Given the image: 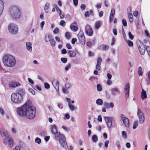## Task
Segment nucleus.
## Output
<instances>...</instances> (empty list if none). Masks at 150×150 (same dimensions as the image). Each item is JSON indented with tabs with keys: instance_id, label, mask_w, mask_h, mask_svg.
Segmentation results:
<instances>
[{
	"instance_id": "69168bd1",
	"label": "nucleus",
	"mask_w": 150,
	"mask_h": 150,
	"mask_svg": "<svg viewBox=\"0 0 150 150\" xmlns=\"http://www.w3.org/2000/svg\"><path fill=\"white\" fill-rule=\"evenodd\" d=\"M81 8L82 10H84L86 8V5L84 4H82L81 6Z\"/></svg>"
},
{
	"instance_id": "49530a36",
	"label": "nucleus",
	"mask_w": 150,
	"mask_h": 150,
	"mask_svg": "<svg viewBox=\"0 0 150 150\" xmlns=\"http://www.w3.org/2000/svg\"><path fill=\"white\" fill-rule=\"evenodd\" d=\"M122 137L124 139H126L127 137V135L126 132L125 131H122Z\"/></svg>"
},
{
	"instance_id": "8fccbe9b",
	"label": "nucleus",
	"mask_w": 150,
	"mask_h": 150,
	"mask_svg": "<svg viewBox=\"0 0 150 150\" xmlns=\"http://www.w3.org/2000/svg\"><path fill=\"white\" fill-rule=\"evenodd\" d=\"M115 13V9L114 8L112 9L111 11L110 14V16L112 17H113Z\"/></svg>"
},
{
	"instance_id": "aec40b11",
	"label": "nucleus",
	"mask_w": 150,
	"mask_h": 150,
	"mask_svg": "<svg viewBox=\"0 0 150 150\" xmlns=\"http://www.w3.org/2000/svg\"><path fill=\"white\" fill-rule=\"evenodd\" d=\"M104 106L107 108L109 109L110 107L112 108L114 107V104L113 103L110 102V103L109 105L108 103L107 102H105L104 103Z\"/></svg>"
},
{
	"instance_id": "4d7b16f0",
	"label": "nucleus",
	"mask_w": 150,
	"mask_h": 150,
	"mask_svg": "<svg viewBox=\"0 0 150 150\" xmlns=\"http://www.w3.org/2000/svg\"><path fill=\"white\" fill-rule=\"evenodd\" d=\"M59 32V29L58 28H57L54 30L53 33L54 34H57Z\"/></svg>"
},
{
	"instance_id": "a19ab883",
	"label": "nucleus",
	"mask_w": 150,
	"mask_h": 150,
	"mask_svg": "<svg viewBox=\"0 0 150 150\" xmlns=\"http://www.w3.org/2000/svg\"><path fill=\"white\" fill-rule=\"evenodd\" d=\"M120 141L119 140H116L115 142V145L117 147L118 149L120 148Z\"/></svg>"
},
{
	"instance_id": "bb28decb",
	"label": "nucleus",
	"mask_w": 150,
	"mask_h": 150,
	"mask_svg": "<svg viewBox=\"0 0 150 150\" xmlns=\"http://www.w3.org/2000/svg\"><path fill=\"white\" fill-rule=\"evenodd\" d=\"M51 40V36L49 34H47L45 35L44 38V40L45 42H49Z\"/></svg>"
},
{
	"instance_id": "cd10ccee",
	"label": "nucleus",
	"mask_w": 150,
	"mask_h": 150,
	"mask_svg": "<svg viewBox=\"0 0 150 150\" xmlns=\"http://www.w3.org/2000/svg\"><path fill=\"white\" fill-rule=\"evenodd\" d=\"M8 145L9 147H11L13 144V139L11 137H9L8 138Z\"/></svg>"
},
{
	"instance_id": "37998d69",
	"label": "nucleus",
	"mask_w": 150,
	"mask_h": 150,
	"mask_svg": "<svg viewBox=\"0 0 150 150\" xmlns=\"http://www.w3.org/2000/svg\"><path fill=\"white\" fill-rule=\"evenodd\" d=\"M41 142V140L39 138L37 137L35 140V142L36 143L40 144Z\"/></svg>"
},
{
	"instance_id": "338daca9",
	"label": "nucleus",
	"mask_w": 150,
	"mask_h": 150,
	"mask_svg": "<svg viewBox=\"0 0 150 150\" xmlns=\"http://www.w3.org/2000/svg\"><path fill=\"white\" fill-rule=\"evenodd\" d=\"M109 143V141L106 140L105 142V146L106 148L108 147V144Z\"/></svg>"
},
{
	"instance_id": "09e8293b",
	"label": "nucleus",
	"mask_w": 150,
	"mask_h": 150,
	"mask_svg": "<svg viewBox=\"0 0 150 150\" xmlns=\"http://www.w3.org/2000/svg\"><path fill=\"white\" fill-rule=\"evenodd\" d=\"M65 37L67 39H69L71 37L70 34L69 32H67L65 33Z\"/></svg>"
},
{
	"instance_id": "ea45409f",
	"label": "nucleus",
	"mask_w": 150,
	"mask_h": 150,
	"mask_svg": "<svg viewBox=\"0 0 150 150\" xmlns=\"http://www.w3.org/2000/svg\"><path fill=\"white\" fill-rule=\"evenodd\" d=\"M92 139L93 142H96L98 140L97 137L96 135H93L92 137Z\"/></svg>"
},
{
	"instance_id": "e433bc0d",
	"label": "nucleus",
	"mask_w": 150,
	"mask_h": 150,
	"mask_svg": "<svg viewBox=\"0 0 150 150\" xmlns=\"http://www.w3.org/2000/svg\"><path fill=\"white\" fill-rule=\"evenodd\" d=\"M51 46L54 47L55 46L56 42L53 39H51V40L49 41Z\"/></svg>"
},
{
	"instance_id": "9d476101",
	"label": "nucleus",
	"mask_w": 150,
	"mask_h": 150,
	"mask_svg": "<svg viewBox=\"0 0 150 150\" xmlns=\"http://www.w3.org/2000/svg\"><path fill=\"white\" fill-rule=\"evenodd\" d=\"M120 117L121 120L123 121L124 125L127 127L129 126V119L125 117L122 114L120 115Z\"/></svg>"
},
{
	"instance_id": "0eeeda50",
	"label": "nucleus",
	"mask_w": 150,
	"mask_h": 150,
	"mask_svg": "<svg viewBox=\"0 0 150 150\" xmlns=\"http://www.w3.org/2000/svg\"><path fill=\"white\" fill-rule=\"evenodd\" d=\"M78 38L80 43L83 45L85 44L86 39L84 33L82 31H80L78 35Z\"/></svg>"
},
{
	"instance_id": "39448f33",
	"label": "nucleus",
	"mask_w": 150,
	"mask_h": 150,
	"mask_svg": "<svg viewBox=\"0 0 150 150\" xmlns=\"http://www.w3.org/2000/svg\"><path fill=\"white\" fill-rule=\"evenodd\" d=\"M8 29L10 33L12 35H16L18 32V27L16 25L12 23L8 25Z\"/></svg>"
},
{
	"instance_id": "6ab92c4d",
	"label": "nucleus",
	"mask_w": 150,
	"mask_h": 150,
	"mask_svg": "<svg viewBox=\"0 0 150 150\" xmlns=\"http://www.w3.org/2000/svg\"><path fill=\"white\" fill-rule=\"evenodd\" d=\"M16 93L17 94L20 95L23 98L25 94V92L23 89L22 88H20L17 90V93Z\"/></svg>"
},
{
	"instance_id": "9b49d317",
	"label": "nucleus",
	"mask_w": 150,
	"mask_h": 150,
	"mask_svg": "<svg viewBox=\"0 0 150 150\" xmlns=\"http://www.w3.org/2000/svg\"><path fill=\"white\" fill-rule=\"evenodd\" d=\"M86 34L89 36H91L93 34V31L91 27L88 25H86L85 28Z\"/></svg>"
},
{
	"instance_id": "6e6552de",
	"label": "nucleus",
	"mask_w": 150,
	"mask_h": 150,
	"mask_svg": "<svg viewBox=\"0 0 150 150\" xmlns=\"http://www.w3.org/2000/svg\"><path fill=\"white\" fill-rule=\"evenodd\" d=\"M104 120L106 122L107 127L108 128H111L112 125V120L113 118L111 117L105 116Z\"/></svg>"
},
{
	"instance_id": "f704fd0d",
	"label": "nucleus",
	"mask_w": 150,
	"mask_h": 150,
	"mask_svg": "<svg viewBox=\"0 0 150 150\" xmlns=\"http://www.w3.org/2000/svg\"><path fill=\"white\" fill-rule=\"evenodd\" d=\"M125 40L129 46L133 47V43L132 41L129 40H127L126 39H125Z\"/></svg>"
},
{
	"instance_id": "de8ad7c7",
	"label": "nucleus",
	"mask_w": 150,
	"mask_h": 150,
	"mask_svg": "<svg viewBox=\"0 0 150 150\" xmlns=\"http://www.w3.org/2000/svg\"><path fill=\"white\" fill-rule=\"evenodd\" d=\"M61 61L64 64L66 63L67 61V59L66 58H61Z\"/></svg>"
},
{
	"instance_id": "423d86ee",
	"label": "nucleus",
	"mask_w": 150,
	"mask_h": 150,
	"mask_svg": "<svg viewBox=\"0 0 150 150\" xmlns=\"http://www.w3.org/2000/svg\"><path fill=\"white\" fill-rule=\"evenodd\" d=\"M66 141V138L64 135H62L61 138L59 139V142L62 147L67 149H68V146Z\"/></svg>"
},
{
	"instance_id": "603ef678",
	"label": "nucleus",
	"mask_w": 150,
	"mask_h": 150,
	"mask_svg": "<svg viewBox=\"0 0 150 150\" xmlns=\"http://www.w3.org/2000/svg\"><path fill=\"white\" fill-rule=\"evenodd\" d=\"M128 34L129 39L131 40H132L134 38V36L132 34L131 32H128Z\"/></svg>"
},
{
	"instance_id": "58836bf2",
	"label": "nucleus",
	"mask_w": 150,
	"mask_h": 150,
	"mask_svg": "<svg viewBox=\"0 0 150 150\" xmlns=\"http://www.w3.org/2000/svg\"><path fill=\"white\" fill-rule=\"evenodd\" d=\"M72 86V84L71 83L69 82L66 83L65 85V87L66 88L68 89L71 88Z\"/></svg>"
},
{
	"instance_id": "2f4dec72",
	"label": "nucleus",
	"mask_w": 150,
	"mask_h": 150,
	"mask_svg": "<svg viewBox=\"0 0 150 150\" xmlns=\"http://www.w3.org/2000/svg\"><path fill=\"white\" fill-rule=\"evenodd\" d=\"M128 16L130 22L132 23L133 21V16L131 13H128Z\"/></svg>"
},
{
	"instance_id": "c85d7f7f",
	"label": "nucleus",
	"mask_w": 150,
	"mask_h": 150,
	"mask_svg": "<svg viewBox=\"0 0 150 150\" xmlns=\"http://www.w3.org/2000/svg\"><path fill=\"white\" fill-rule=\"evenodd\" d=\"M68 106L70 109L71 111H74L76 110V108L74 105H72L71 103L69 104L68 105Z\"/></svg>"
},
{
	"instance_id": "393cba45",
	"label": "nucleus",
	"mask_w": 150,
	"mask_h": 150,
	"mask_svg": "<svg viewBox=\"0 0 150 150\" xmlns=\"http://www.w3.org/2000/svg\"><path fill=\"white\" fill-rule=\"evenodd\" d=\"M68 53L71 57H74L76 56V53L73 51L69 50L68 51Z\"/></svg>"
},
{
	"instance_id": "20e7f679",
	"label": "nucleus",
	"mask_w": 150,
	"mask_h": 150,
	"mask_svg": "<svg viewBox=\"0 0 150 150\" xmlns=\"http://www.w3.org/2000/svg\"><path fill=\"white\" fill-rule=\"evenodd\" d=\"M11 99L12 102L16 104H20L23 101V98L21 96L16 93H13L12 94Z\"/></svg>"
},
{
	"instance_id": "4c0bfd02",
	"label": "nucleus",
	"mask_w": 150,
	"mask_h": 150,
	"mask_svg": "<svg viewBox=\"0 0 150 150\" xmlns=\"http://www.w3.org/2000/svg\"><path fill=\"white\" fill-rule=\"evenodd\" d=\"M50 4H47L45 6L44 10L46 13H48L49 12L48 8H49Z\"/></svg>"
},
{
	"instance_id": "774afa93",
	"label": "nucleus",
	"mask_w": 150,
	"mask_h": 150,
	"mask_svg": "<svg viewBox=\"0 0 150 150\" xmlns=\"http://www.w3.org/2000/svg\"><path fill=\"white\" fill-rule=\"evenodd\" d=\"M21 149L20 146H16L14 148L13 150H20Z\"/></svg>"
},
{
	"instance_id": "a878e982",
	"label": "nucleus",
	"mask_w": 150,
	"mask_h": 150,
	"mask_svg": "<svg viewBox=\"0 0 150 150\" xmlns=\"http://www.w3.org/2000/svg\"><path fill=\"white\" fill-rule=\"evenodd\" d=\"M102 24L101 21H100L96 22L95 25V28L96 29H98L100 27Z\"/></svg>"
},
{
	"instance_id": "a211bd4d",
	"label": "nucleus",
	"mask_w": 150,
	"mask_h": 150,
	"mask_svg": "<svg viewBox=\"0 0 150 150\" xmlns=\"http://www.w3.org/2000/svg\"><path fill=\"white\" fill-rule=\"evenodd\" d=\"M50 128L51 132L53 134L57 132V126L54 124L51 125L50 126Z\"/></svg>"
},
{
	"instance_id": "f3484780",
	"label": "nucleus",
	"mask_w": 150,
	"mask_h": 150,
	"mask_svg": "<svg viewBox=\"0 0 150 150\" xmlns=\"http://www.w3.org/2000/svg\"><path fill=\"white\" fill-rule=\"evenodd\" d=\"M138 48L141 54L142 55H144L145 52L146 50L145 46L143 45H142L141 46H139Z\"/></svg>"
},
{
	"instance_id": "680f3d73",
	"label": "nucleus",
	"mask_w": 150,
	"mask_h": 150,
	"mask_svg": "<svg viewBox=\"0 0 150 150\" xmlns=\"http://www.w3.org/2000/svg\"><path fill=\"white\" fill-rule=\"evenodd\" d=\"M87 46L90 47H91L92 46V43L91 42H88L86 43Z\"/></svg>"
},
{
	"instance_id": "1a4fd4ad",
	"label": "nucleus",
	"mask_w": 150,
	"mask_h": 150,
	"mask_svg": "<svg viewBox=\"0 0 150 150\" xmlns=\"http://www.w3.org/2000/svg\"><path fill=\"white\" fill-rule=\"evenodd\" d=\"M137 115L139 118V123L143 124L144 121V117L142 112L139 109H138Z\"/></svg>"
},
{
	"instance_id": "864d4df0",
	"label": "nucleus",
	"mask_w": 150,
	"mask_h": 150,
	"mask_svg": "<svg viewBox=\"0 0 150 150\" xmlns=\"http://www.w3.org/2000/svg\"><path fill=\"white\" fill-rule=\"evenodd\" d=\"M44 86L45 88L47 89H49L50 88V85L49 84L47 83H44Z\"/></svg>"
},
{
	"instance_id": "72a5a7b5",
	"label": "nucleus",
	"mask_w": 150,
	"mask_h": 150,
	"mask_svg": "<svg viewBox=\"0 0 150 150\" xmlns=\"http://www.w3.org/2000/svg\"><path fill=\"white\" fill-rule=\"evenodd\" d=\"M53 134L54 135V137L55 138H58L59 137H60L59 138H61L62 135H63V134H60V133L58 132V131Z\"/></svg>"
},
{
	"instance_id": "4be33fe9",
	"label": "nucleus",
	"mask_w": 150,
	"mask_h": 150,
	"mask_svg": "<svg viewBox=\"0 0 150 150\" xmlns=\"http://www.w3.org/2000/svg\"><path fill=\"white\" fill-rule=\"evenodd\" d=\"M4 8V4L3 1L0 0V16L3 12Z\"/></svg>"
},
{
	"instance_id": "0e129e2a",
	"label": "nucleus",
	"mask_w": 150,
	"mask_h": 150,
	"mask_svg": "<svg viewBox=\"0 0 150 150\" xmlns=\"http://www.w3.org/2000/svg\"><path fill=\"white\" fill-rule=\"evenodd\" d=\"M59 14L61 19H63L64 18V15L63 12H62V13H59Z\"/></svg>"
},
{
	"instance_id": "f03ea898",
	"label": "nucleus",
	"mask_w": 150,
	"mask_h": 150,
	"mask_svg": "<svg viewBox=\"0 0 150 150\" xmlns=\"http://www.w3.org/2000/svg\"><path fill=\"white\" fill-rule=\"evenodd\" d=\"M3 62L5 66L9 67L14 66L16 63L14 57L10 55H5L3 57Z\"/></svg>"
},
{
	"instance_id": "c9c22d12",
	"label": "nucleus",
	"mask_w": 150,
	"mask_h": 150,
	"mask_svg": "<svg viewBox=\"0 0 150 150\" xmlns=\"http://www.w3.org/2000/svg\"><path fill=\"white\" fill-rule=\"evenodd\" d=\"M47 134V132L45 131H42L39 134V135L42 137H44Z\"/></svg>"
},
{
	"instance_id": "a18cd8bd",
	"label": "nucleus",
	"mask_w": 150,
	"mask_h": 150,
	"mask_svg": "<svg viewBox=\"0 0 150 150\" xmlns=\"http://www.w3.org/2000/svg\"><path fill=\"white\" fill-rule=\"evenodd\" d=\"M138 122L137 121H135L133 125V129H135L136 128L138 125Z\"/></svg>"
},
{
	"instance_id": "dca6fc26",
	"label": "nucleus",
	"mask_w": 150,
	"mask_h": 150,
	"mask_svg": "<svg viewBox=\"0 0 150 150\" xmlns=\"http://www.w3.org/2000/svg\"><path fill=\"white\" fill-rule=\"evenodd\" d=\"M102 62L101 58L99 57H98L97 59V64L96 65V68L98 71H99L100 69V65Z\"/></svg>"
},
{
	"instance_id": "c03bdc74",
	"label": "nucleus",
	"mask_w": 150,
	"mask_h": 150,
	"mask_svg": "<svg viewBox=\"0 0 150 150\" xmlns=\"http://www.w3.org/2000/svg\"><path fill=\"white\" fill-rule=\"evenodd\" d=\"M71 64L70 63H69L66 66L65 68V70L66 71H67L69 69L71 68Z\"/></svg>"
},
{
	"instance_id": "b1692460",
	"label": "nucleus",
	"mask_w": 150,
	"mask_h": 150,
	"mask_svg": "<svg viewBox=\"0 0 150 150\" xmlns=\"http://www.w3.org/2000/svg\"><path fill=\"white\" fill-rule=\"evenodd\" d=\"M27 49L31 52L32 50V43L30 42H27L26 43Z\"/></svg>"
},
{
	"instance_id": "3c124183",
	"label": "nucleus",
	"mask_w": 150,
	"mask_h": 150,
	"mask_svg": "<svg viewBox=\"0 0 150 150\" xmlns=\"http://www.w3.org/2000/svg\"><path fill=\"white\" fill-rule=\"evenodd\" d=\"M97 89L99 91H101L102 90V86L100 84H97Z\"/></svg>"
},
{
	"instance_id": "412c9836",
	"label": "nucleus",
	"mask_w": 150,
	"mask_h": 150,
	"mask_svg": "<svg viewBox=\"0 0 150 150\" xmlns=\"http://www.w3.org/2000/svg\"><path fill=\"white\" fill-rule=\"evenodd\" d=\"M115 92L120 93V91L117 88H113L111 89V93L112 95L113 96L116 95L117 94L115 93Z\"/></svg>"
},
{
	"instance_id": "f8f14e48",
	"label": "nucleus",
	"mask_w": 150,
	"mask_h": 150,
	"mask_svg": "<svg viewBox=\"0 0 150 150\" xmlns=\"http://www.w3.org/2000/svg\"><path fill=\"white\" fill-rule=\"evenodd\" d=\"M124 91L125 93V98H127L129 97V84L127 83L125 86Z\"/></svg>"
},
{
	"instance_id": "79ce46f5",
	"label": "nucleus",
	"mask_w": 150,
	"mask_h": 150,
	"mask_svg": "<svg viewBox=\"0 0 150 150\" xmlns=\"http://www.w3.org/2000/svg\"><path fill=\"white\" fill-rule=\"evenodd\" d=\"M33 88L35 90L41 91L42 90L41 88L38 85H35L33 86Z\"/></svg>"
},
{
	"instance_id": "5fc2aeb1",
	"label": "nucleus",
	"mask_w": 150,
	"mask_h": 150,
	"mask_svg": "<svg viewBox=\"0 0 150 150\" xmlns=\"http://www.w3.org/2000/svg\"><path fill=\"white\" fill-rule=\"evenodd\" d=\"M60 25L62 27H64L65 25V22L64 21L62 20L60 23Z\"/></svg>"
},
{
	"instance_id": "f257e3e1",
	"label": "nucleus",
	"mask_w": 150,
	"mask_h": 150,
	"mask_svg": "<svg viewBox=\"0 0 150 150\" xmlns=\"http://www.w3.org/2000/svg\"><path fill=\"white\" fill-rule=\"evenodd\" d=\"M17 113L22 117L25 116L28 119H33L35 116V109L31 105V102L27 100L25 103L16 110Z\"/></svg>"
},
{
	"instance_id": "7ed1b4c3",
	"label": "nucleus",
	"mask_w": 150,
	"mask_h": 150,
	"mask_svg": "<svg viewBox=\"0 0 150 150\" xmlns=\"http://www.w3.org/2000/svg\"><path fill=\"white\" fill-rule=\"evenodd\" d=\"M10 13L13 18H19L21 13L20 9L18 7L14 6L10 9Z\"/></svg>"
},
{
	"instance_id": "473e14b6",
	"label": "nucleus",
	"mask_w": 150,
	"mask_h": 150,
	"mask_svg": "<svg viewBox=\"0 0 150 150\" xmlns=\"http://www.w3.org/2000/svg\"><path fill=\"white\" fill-rule=\"evenodd\" d=\"M142 69L141 67H139L138 69V73L139 76H142L143 75V72L142 71Z\"/></svg>"
},
{
	"instance_id": "5701e85b",
	"label": "nucleus",
	"mask_w": 150,
	"mask_h": 150,
	"mask_svg": "<svg viewBox=\"0 0 150 150\" xmlns=\"http://www.w3.org/2000/svg\"><path fill=\"white\" fill-rule=\"evenodd\" d=\"M147 95L145 91L142 89L141 94V97L142 99L143 100L147 98Z\"/></svg>"
},
{
	"instance_id": "c756f323",
	"label": "nucleus",
	"mask_w": 150,
	"mask_h": 150,
	"mask_svg": "<svg viewBox=\"0 0 150 150\" xmlns=\"http://www.w3.org/2000/svg\"><path fill=\"white\" fill-rule=\"evenodd\" d=\"M96 103L99 105H102L103 103V100L101 99H98L96 100Z\"/></svg>"
},
{
	"instance_id": "2eb2a0df",
	"label": "nucleus",
	"mask_w": 150,
	"mask_h": 150,
	"mask_svg": "<svg viewBox=\"0 0 150 150\" xmlns=\"http://www.w3.org/2000/svg\"><path fill=\"white\" fill-rule=\"evenodd\" d=\"M52 83L56 91L58 92L59 91V81L57 79H54L53 80Z\"/></svg>"
},
{
	"instance_id": "4468645a",
	"label": "nucleus",
	"mask_w": 150,
	"mask_h": 150,
	"mask_svg": "<svg viewBox=\"0 0 150 150\" xmlns=\"http://www.w3.org/2000/svg\"><path fill=\"white\" fill-rule=\"evenodd\" d=\"M0 133L2 137H4L7 138H8L9 137L8 132L6 130L3 128L1 129L0 130Z\"/></svg>"
},
{
	"instance_id": "052dcab7",
	"label": "nucleus",
	"mask_w": 150,
	"mask_h": 150,
	"mask_svg": "<svg viewBox=\"0 0 150 150\" xmlns=\"http://www.w3.org/2000/svg\"><path fill=\"white\" fill-rule=\"evenodd\" d=\"M122 33L123 38H124L125 40V39H126V37L123 27L122 28Z\"/></svg>"
},
{
	"instance_id": "7c9ffc66",
	"label": "nucleus",
	"mask_w": 150,
	"mask_h": 150,
	"mask_svg": "<svg viewBox=\"0 0 150 150\" xmlns=\"http://www.w3.org/2000/svg\"><path fill=\"white\" fill-rule=\"evenodd\" d=\"M71 29L74 32L78 30V28L77 26L73 25L71 24L70 26Z\"/></svg>"
},
{
	"instance_id": "e2e57ef3",
	"label": "nucleus",
	"mask_w": 150,
	"mask_h": 150,
	"mask_svg": "<svg viewBox=\"0 0 150 150\" xmlns=\"http://www.w3.org/2000/svg\"><path fill=\"white\" fill-rule=\"evenodd\" d=\"M104 50H107L109 48V46L107 45H104L103 47Z\"/></svg>"
},
{
	"instance_id": "bf43d9fd",
	"label": "nucleus",
	"mask_w": 150,
	"mask_h": 150,
	"mask_svg": "<svg viewBox=\"0 0 150 150\" xmlns=\"http://www.w3.org/2000/svg\"><path fill=\"white\" fill-rule=\"evenodd\" d=\"M146 49L149 54L150 56V47L146 46Z\"/></svg>"
},
{
	"instance_id": "13d9d810",
	"label": "nucleus",
	"mask_w": 150,
	"mask_h": 150,
	"mask_svg": "<svg viewBox=\"0 0 150 150\" xmlns=\"http://www.w3.org/2000/svg\"><path fill=\"white\" fill-rule=\"evenodd\" d=\"M122 24L124 26H126L127 25V23L125 19H122Z\"/></svg>"
},
{
	"instance_id": "6e6d98bb",
	"label": "nucleus",
	"mask_w": 150,
	"mask_h": 150,
	"mask_svg": "<svg viewBox=\"0 0 150 150\" xmlns=\"http://www.w3.org/2000/svg\"><path fill=\"white\" fill-rule=\"evenodd\" d=\"M65 88H62V91L63 93L65 94H67L68 93V91Z\"/></svg>"
},
{
	"instance_id": "ddd939ff",
	"label": "nucleus",
	"mask_w": 150,
	"mask_h": 150,
	"mask_svg": "<svg viewBox=\"0 0 150 150\" xmlns=\"http://www.w3.org/2000/svg\"><path fill=\"white\" fill-rule=\"evenodd\" d=\"M20 83L15 81L10 82L8 84V86L10 88H15L20 85Z\"/></svg>"
}]
</instances>
